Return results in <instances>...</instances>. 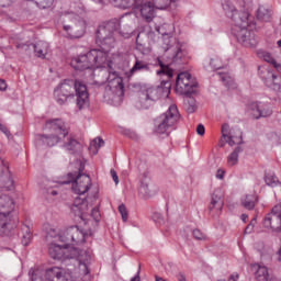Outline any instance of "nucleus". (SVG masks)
<instances>
[{"mask_svg": "<svg viewBox=\"0 0 281 281\" xmlns=\"http://www.w3.org/2000/svg\"><path fill=\"white\" fill-rule=\"evenodd\" d=\"M173 30L175 27L170 24H162L160 26H156V31L158 32V34H161V36H170Z\"/></svg>", "mask_w": 281, "mask_h": 281, "instance_id": "34", "label": "nucleus"}, {"mask_svg": "<svg viewBox=\"0 0 281 281\" xmlns=\"http://www.w3.org/2000/svg\"><path fill=\"white\" fill-rule=\"evenodd\" d=\"M74 91H76L78 109L82 111L89 108V92L87 86L80 80H65L55 89L57 104H65L69 98H74Z\"/></svg>", "mask_w": 281, "mask_h": 281, "instance_id": "5", "label": "nucleus"}, {"mask_svg": "<svg viewBox=\"0 0 281 281\" xmlns=\"http://www.w3.org/2000/svg\"><path fill=\"white\" fill-rule=\"evenodd\" d=\"M265 181L270 188H276L280 183V180L278 177H276V173L273 172H267L265 177Z\"/></svg>", "mask_w": 281, "mask_h": 281, "instance_id": "35", "label": "nucleus"}, {"mask_svg": "<svg viewBox=\"0 0 281 281\" xmlns=\"http://www.w3.org/2000/svg\"><path fill=\"white\" fill-rule=\"evenodd\" d=\"M32 281H77L78 277L69 268L52 266L30 270Z\"/></svg>", "mask_w": 281, "mask_h": 281, "instance_id": "7", "label": "nucleus"}, {"mask_svg": "<svg viewBox=\"0 0 281 281\" xmlns=\"http://www.w3.org/2000/svg\"><path fill=\"white\" fill-rule=\"evenodd\" d=\"M256 201H258V196L252 194H247L241 199V205L246 207V210H254L256 207Z\"/></svg>", "mask_w": 281, "mask_h": 281, "instance_id": "29", "label": "nucleus"}, {"mask_svg": "<svg viewBox=\"0 0 281 281\" xmlns=\"http://www.w3.org/2000/svg\"><path fill=\"white\" fill-rule=\"evenodd\" d=\"M198 87L199 82H196V78L190 75V72L184 71L178 75L176 90L181 95H192V93H196Z\"/></svg>", "mask_w": 281, "mask_h": 281, "instance_id": "11", "label": "nucleus"}, {"mask_svg": "<svg viewBox=\"0 0 281 281\" xmlns=\"http://www.w3.org/2000/svg\"><path fill=\"white\" fill-rule=\"evenodd\" d=\"M247 110L255 120H260V117H271V115H273V109L271 108V104L267 102L252 101L248 103Z\"/></svg>", "mask_w": 281, "mask_h": 281, "instance_id": "15", "label": "nucleus"}, {"mask_svg": "<svg viewBox=\"0 0 281 281\" xmlns=\"http://www.w3.org/2000/svg\"><path fill=\"white\" fill-rule=\"evenodd\" d=\"M257 19L259 21H269L271 19V10L266 7H259L257 10Z\"/></svg>", "mask_w": 281, "mask_h": 281, "instance_id": "31", "label": "nucleus"}, {"mask_svg": "<svg viewBox=\"0 0 281 281\" xmlns=\"http://www.w3.org/2000/svg\"><path fill=\"white\" fill-rule=\"evenodd\" d=\"M131 14L123 15L120 20L114 19L105 22L97 30V45L102 49H91L87 54L78 55L70 61L71 68L77 71H85V69H100V67H113L115 63L122 60L120 53L111 54L106 49H113L117 44V34H124L122 26L124 23H131L128 19Z\"/></svg>", "mask_w": 281, "mask_h": 281, "instance_id": "1", "label": "nucleus"}, {"mask_svg": "<svg viewBox=\"0 0 281 281\" xmlns=\"http://www.w3.org/2000/svg\"><path fill=\"white\" fill-rule=\"evenodd\" d=\"M241 220H243V221H247V215L243 214V215H241Z\"/></svg>", "mask_w": 281, "mask_h": 281, "instance_id": "58", "label": "nucleus"}, {"mask_svg": "<svg viewBox=\"0 0 281 281\" xmlns=\"http://www.w3.org/2000/svg\"><path fill=\"white\" fill-rule=\"evenodd\" d=\"M0 131L3 132L4 135H10V131H8V127L3 124H0Z\"/></svg>", "mask_w": 281, "mask_h": 281, "instance_id": "50", "label": "nucleus"}, {"mask_svg": "<svg viewBox=\"0 0 281 281\" xmlns=\"http://www.w3.org/2000/svg\"><path fill=\"white\" fill-rule=\"evenodd\" d=\"M16 204L9 195H0V236H10L12 229L16 227L13 223Z\"/></svg>", "mask_w": 281, "mask_h": 281, "instance_id": "8", "label": "nucleus"}, {"mask_svg": "<svg viewBox=\"0 0 281 281\" xmlns=\"http://www.w3.org/2000/svg\"><path fill=\"white\" fill-rule=\"evenodd\" d=\"M22 245H24V247H27V245H30V243H32V231L30 229V226H23L22 227Z\"/></svg>", "mask_w": 281, "mask_h": 281, "instance_id": "33", "label": "nucleus"}, {"mask_svg": "<svg viewBox=\"0 0 281 281\" xmlns=\"http://www.w3.org/2000/svg\"><path fill=\"white\" fill-rule=\"evenodd\" d=\"M223 139L227 142L231 146H240L243 144V132L240 130H232L229 132V125L224 124L222 126V138L220 140V146H225Z\"/></svg>", "mask_w": 281, "mask_h": 281, "instance_id": "17", "label": "nucleus"}, {"mask_svg": "<svg viewBox=\"0 0 281 281\" xmlns=\"http://www.w3.org/2000/svg\"><path fill=\"white\" fill-rule=\"evenodd\" d=\"M159 100V89L149 87L143 89L138 94L139 109H150Z\"/></svg>", "mask_w": 281, "mask_h": 281, "instance_id": "16", "label": "nucleus"}, {"mask_svg": "<svg viewBox=\"0 0 281 281\" xmlns=\"http://www.w3.org/2000/svg\"><path fill=\"white\" fill-rule=\"evenodd\" d=\"M158 65L160 67V70L157 71L158 76L165 74L168 78H172V69L168 65L164 64L161 59H158Z\"/></svg>", "mask_w": 281, "mask_h": 281, "instance_id": "37", "label": "nucleus"}, {"mask_svg": "<svg viewBox=\"0 0 281 281\" xmlns=\"http://www.w3.org/2000/svg\"><path fill=\"white\" fill-rule=\"evenodd\" d=\"M90 212H91V216H92V218H94V221H100V218H101V216H100V210H98V209H91L90 210Z\"/></svg>", "mask_w": 281, "mask_h": 281, "instance_id": "44", "label": "nucleus"}, {"mask_svg": "<svg viewBox=\"0 0 281 281\" xmlns=\"http://www.w3.org/2000/svg\"><path fill=\"white\" fill-rule=\"evenodd\" d=\"M46 128L49 131V134L41 137L43 144H46L47 146L61 144V148L67 150L70 155H76V153L82 150V144L69 134V126H67L65 121L60 119L47 121Z\"/></svg>", "mask_w": 281, "mask_h": 281, "instance_id": "4", "label": "nucleus"}, {"mask_svg": "<svg viewBox=\"0 0 281 281\" xmlns=\"http://www.w3.org/2000/svg\"><path fill=\"white\" fill-rule=\"evenodd\" d=\"M4 170H8V166L5 165V161L0 158V172H4Z\"/></svg>", "mask_w": 281, "mask_h": 281, "instance_id": "48", "label": "nucleus"}, {"mask_svg": "<svg viewBox=\"0 0 281 281\" xmlns=\"http://www.w3.org/2000/svg\"><path fill=\"white\" fill-rule=\"evenodd\" d=\"M225 178V170L218 169L216 172V179H224Z\"/></svg>", "mask_w": 281, "mask_h": 281, "instance_id": "47", "label": "nucleus"}, {"mask_svg": "<svg viewBox=\"0 0 281 281\" xmlns=\"http://www.w3.org/2000/svg\"><path fill=\"white\" fill-rule=\"evenodd\" d=\"M66 19H71V16L67 15Z\"/></svg>", "mask_w": 281, "mask_h": 281, "instance_id": "59", "label": "nucleus"}, {"mask_svg": "<svg viewBox=\"0 0 281 281\" xmlns=\"http://www.w3.org/2000/svg\"><path fill=\"white\" fill-rule=\"evenodd\" d=\"M156 10H168L171 3H177V0H151Z\"/></svg>", "mask_w": 281, "mask_h": 281, "instance_id": "30", "label": "nucleus"}, {"mask_svg": "<svg viewBox=\"0 0 281 281\" xmlns=\"http://www.w3.org/2000/svg\"><path fill=\"white\" fill-rule=\"evenodd\" d=\"M139 272H137V276H135L134 278L131 279V281H139Z\"/></svg>", "mask_w": 281, "mask_h": 281, "instance_id": "54", "label": "nucleus"}, {"mask_svg": "<svg viewBox=\"0 0 281 281\" xmlns=\"http://www.w3.org/2000/svg\"><path fill=\"white\" fill-rule=\"evenodd\" d=\"M119 212L122 216V221L126 223V221H128V211L126 210V206L124 204L119 205Z\"/></svg>", "mask_w": 281, "mask_h": 281, "instance_id": "40", "label": "nucleus"}, {"mask_svg": "<svg viewBox=\"0 0 281 281\" xmlns=\"http://www.w3.org/2000/svg\"><path fill=\"white\" fill-rule=\"evenodd\" d=\"M251 271L255 273V279L257 281H273V277L269 273V269L266 266L254 263L251 266Z\"/></svg>", "mask_w": 281, "mask_h": 281, "instance_id": "22", "label": "nucleus"}, {"mask_svg": "<svg viewBox=\"0 0 281 281\" xmlns=\"http://www.w3.org/2000/svg\"><path fill=\"white\" fill-rule=\"evenodd\" d=\"M110 175H111L115 186H117V183H120V178L117 177V172L114 171V169H111Z\"/></svg>", "mask_w": 281, "mask_h": 281, "instance_id": "45", "label": "nucleus"}, {"mask_svg": "<svg viewBox=\"0 0 281 281\" xmlns=\"http://www.w3.org/2000/svg\"><path fill=\"white\" fill-rule=\"evenodd\" d=\"M8 89V85L5 83V80L0 79V91H5Z\"/></svg>", "mask_w": 281, "mask_h": 281, "instance_id": "49", "label": "nucleus"}, {"mask_svg": "<svg viewBox=\"0 0 281 281\" xmlns=\"http://www.w3.org/2000/svg\"><path fill=\"white\" fill-rule=\"evenodd\" d=\"M48 194H50V196H56V194H58V191L56 189H52L48 190Z\"/></svg>", "mask_w": 281, "mask_h": 281, "instance_id": "52", "label": "nucleus"}, {"mask_svg": "<svg viewBox=\"0 0 281 281\" xmlns=\"http://www.w3.org/2000/svg\"><path fill=\"white\" fill-rule=\"evenodd\" d=\"M150 66L148 65V63L140 60L139 58L135 59L134 66L132 67V69H130L128 72H126L127 78H131L133 76H135V74H137L138 71H149Z\"/></svg>", "mask_w": 281, "mask_h": 281, "instance_id": "25", "label": "nucleus"}, {"mask_svg": "<svg viewBox=\"0 0 281 281\" xmlns=\"http://www.w3.org/2000/svg\"><path fill=\"white\" fill-rule=\"evenodd\" d=\"M102 146H104V140L100 137L94 138L91 143H90V153L92 155H98V150H100V148H102Z\"/></svg>", "mask_w": 281, "mask_h": 281, "instance_id": "32", "label": "nucleus"}, {"mask_svg": "<svg viewBox=\"0 0 281 281\" xmlns=\"http://www.w3.org/2000/svg\"><path fill=\"white\" fill-rule=\"evenodd\" d=\"M177 58H181V56H179V52H177L176 56L173 57V60H177Z\"/></svg>", "mask_w": 281, "mask_h": 281, "instance_id": "57", "label": "nucleus"}, {"mask_svg": "<svg viewBox=\"0 0 281 281\" xmlns=\"http://www.w3.org/2000/svg\"><path fill=\"white\" fill-rule=\"evenodd\" d=\"M33 49H34V56H36V58H41L42 60H45V58H47V56H49L52 52V48L49 47V43L45 41H37L33 45Z\"/></svg>", "mask_w": 281, "mask_h": 281, "instance_id": "23", "label": "nucleus"}, {"mask_svg": "<svg viewBox=\"0 0 281 281\" xmlns=\"http://www.w3.org/2000/svg\"><path fill=\"white\" fill-rule=\"evenodd\" d=\"M60 236L65 243H67L68 247L70 245H82L87 238V233L80 229L78 226H69L64 231H59Z\"/></svg>", "mask_w": 281, "mask_h": 281, "instance_id": "14", "label": "nucleus"}, {"mask_svg": "<svg viewBox=\"0 0 281 281\" xmlns=\"http://www.w3.org/2000/svg\"><path fill=\"white\" fill-rule=\"evenodd\" d=\"M265 229L268 232H273L276 234H280L281 232V204H278L272 207L271 212H269L262 222Z\"/></svg>", "mask_w": 281, "mask_h": 281, "instance_id": "13", "label": "nucleus"}, {"mask_svg": "<svg viewBox=\"0 0 281 281\" xmlns=\"http://www.w3.org/2000/svg\"><path fill=\"white\" fill-rule=\"evenodd\" d=\"M223 205H225V201L223 200V190L216 189L212 195L210 211L215 212V214H221Z\"/></svg>", "mask_w": 281, "mask_h": 281, "instance_id": "21", "label": "nucleus"}, {"mask_svg": "<svg viewBox=\"0 0 281 281\" xmlns=\"http://www.w3.org/2000/svg\"><path fill=\"white\" fill-rule=\"evenodd\" d=\"M254 227H256V218H252L251 222L245 228V234H251L254 232Z\"/></svg>", "mask_w": 281, "mask_h": 281, "instance_id": "43", "label": "nucleus"}, {"mask_svg": "<svg viewBox=\"0 0 281 281\" xmlns=\"http://www.w3.org/2000/svg\"><path fill=\"white\" fill-rule=\"evenodd\" d=\"M178 280H179V281H187V280H186V276H183V274H179V276H178Z\"/></svg>", "mask_w": 281, "mask_h": 281, "instance_id": "53", "label": "nucleus"}, {"mask_svg": "<svg viewBox=\"0 0 281 281\" xmlns=\"http://www.w3.org/2000/svg\"><path fill=\"white\" fill-rule=\"evenodd\" d=\"M71 8L72 25L64 24V31L68 34L69 38H82L87 30V22L80 19V15L78 14H82V12H85V7L80 4L78 7L71 5Z\"/></svg>", "mask_w": 281, "mask_h": 281, "instance_id": "10", "label": "nucleus"}, {"mask_svg": "<svg viewBox=\"0 0 281 281\" xmlns=\"http://www.w3.org/2000/svg\"><path fill=\"white\" fill-rule=\"evenodd\" d=\"M54 5V0H40L38 7L42 8V10H47V8H52Z\"/></svg>", "mask_w": 281, "mask_h": 281, "instance_id": "41", "label": "nucleus"}, {"mask_svg": "<svg viewBox=\"0 0 281 281\" xmlns=\"http://www.w3.org/2000/svg\"><path fill=\"white\" fill-rule=\"evenodd\" d=\"M123 30H125V31H126V34H128V30H131V24H127V26H124V25H123Z\"/></svg>", "mask_w": 281, "mask_h": 281, "instance_id": "55", "label": "nucleus"}, {"mask_svg": "<svg viewBox=\"0 0 281 281\" xmlns=\"http://www.w3.org/2000/svg\"><path fill=\"white\" fill-rule=\"evenodd\" d=\"M222 82H224V85L226 87H228V89H234V78H232L227 72H220L218 74Z\"/></svg>", "mask_w": 281, "mask_h": 281, "instance_id": "36", "label": "nucleus"}, {"mask_svg": "<svg viewBox=\"0 0 281 281\" xmlns=\"http://www.w3.org/2000/svg\"><path fill=\"white\" fill-rule=\"evenodd\" d=\"M138 194L142 199H150L153 196V190L150 189V178H144L140 181V186L138 189Z\"/></svg>", "mask_w": 281, "mask_h": 281, "instance_id": "26", "label": "nucleus"}, {"mask_svg": "<svg viewBox=\"0 0 281 281\" xmlns=\"http://www.w3.org/2000/svg\"><path fill=\"white\" fill-rule=\"evenodd\" d=\"M12 186H14V182L12 181V179H8V184L4 186V188H7V190H11L12 189Z\"/></svg>", "mask_w": 281, "mask_h": 281, "instance_id": "51", "label": "nucleus"}, {"mask_svg": "<svg viewBox=\"0 0 281 281\" xmlns=\"http://www.w3.org/2000/svg\"><path fill=\"white\" fill-rule=\"evenodd\" d=\"M155 280H156V281H166V279H164V278H161V277H159V276H156V277H155Z\"/></svg>", "mask_w": 281, "mask_h": 281, "instance_id": "56", "label": "nucleus"}, {"mask_svg": "<svg viewBox=\"0 0 281 281\" xmlns=\"http://www.w3.org/2000/svg\"><path fill=\"white\" fill-rule=\"evenodd\" d=\"M135 10L139 11V16L146 23H153L156 16V8L150 0H136Z\"/></svg>", "mask_w": 281, "mask_h": 281, "instance_id": "18", "label": "nucleus"}, {"mask_svg": "<svg viewBox=\"0 0 281 281\" xmlns=\"http://www.w3.org/2000/svg\"><path fill=\"white\" fill-rule=\"evenodd\" d=\"M259 78L272 91L281 93V77L277 76L274 71L269 69L267 66H259L258 68Z\"/></svg>", "mask_w": 281, "mask_h": 281, "instance_id": "12", "label": "nucleus"}, {"mask_svg": "<svg viewBox=\"0 0 281 281\" xmlns=\"http://www.w3.org/2000/svg\"><path fill=\"white\" fill-rule=\"evenodd\" d=\"M184 108L188 113H194V111H196V100L190 97L187 98L184 101Z\"/></svg>", "mask_w": 281, "mask_h": 281, "instance_id": "38", "label": "nucleus"}, {"mask_svg": "<svg viewBox=\"0 0 281 281\" xmlns=\"http://www.w3.org/2000/svg\"><path fill=\"white\" fill-rule=\"evenodd\" d=\"M243 153V147L237 146L228 156H227V166L229 168H234V166H238V157Z\"/></svg>", "mask_w": 281, "mask_h": 281, "instance_id": "28", "label": "nucleus"}, {"mask_svg": "<svg viewBox=\"0 0 281 281\" xmlns=\"http://www.w3.org/2000/svg\"><path fill=\"white\" fill-rule=\"evenodd\" d=\"M155 216H159V214L154 215V218H155Z\"/></svg>", "mask_w": 281, "mask_h": 281, "instance_id": "60", "label": "nucleus"}, {"mask_svg": "<svg viewBox=\"0 0 281 281\" xmlns=\"http://www.w3.org/2000/svg\"><path fill=\"white\" fill-rule=\"evenodd\" d=\"M94 3H109V0H92ZM113 5L121 8L123 10H128V8H136L137 0H111Z\"/></svg>", "mask_w": 281, "mask_h": 281, "instance_id": "24", "label": "nucleus"}, {"mask_svg": "<svg viewBox=\"0 0 281 281\" xmlns=\"http://www.w3.org/2000/svg\"><path fill=\"white\" fill-rule=\"evenodd\" d=\"M196 133L201 136L205 135V126H203V124L198 125Z\"/></svg>", "mask_w": 281, "mask_h": 281, "instance_id": "46", "label": "nucleus"}, {"mask_svg": "<svg viewBox=\"0 0 281 281\" xmlns=\"http://www.w3.org/2000/svg\"><path fill=\"white\" fill-rule=\"evenodd\" d=\"M91 178L88 175L81 173L72 181L71 188L75 194L82 196V194H87L91 190Z\"/></svg>", "mask_w": 281, "mask_h": 281, "instance_id": "19", "label": "nucleus"}, {"mask_svg": "<svg viewBox=\"0 0 281 281\" xmlns=\"http://www.w3.org/2000/svg\"><path fill=\"white\" fill-rule=\"evenodd\" d=\"M101 76L105 78L103 80H97L98 85H104L108 82L104 92V100L106 102H111L114 106L122 104V100H124V85L121 77L117 76V72H109L106 69L100 71Z\"/></svg>", "mask_w": 281, "mask_h": 281, "instance_id": "6", "label": "nucleus"}, {"mask_svg": "<svg viewBox=\"0 0 281 281\" xmlns=\"http://www.w3.org/2000/svg\"><path fill=\"white\" fill-rule=\"evenodd\" d=\"M46 240L48 243V255L53 260H71L77 259L78 274L89 276V262H91V251L77 250L69 247L60 236L58 228L49 227L46 229Z\"/></svg>", "mask_w": 281, "mask_h": 281, "instance_id": "3", "label": "nucleus"}, {"mask_svg": "<svg viewBox=\"0 0 281 281\" xmlns=\"http://www.w3.org/2000/svg\"><path fill=\"white\" fill-rule=\"evenodd\" d=\"M210 65L212 69H223V61L218 57L212 58Z\"/></svg>", "mask_w": 281, "mask_h": 281, "instance_id": "39", "label": "nucleus"}, {"mask_svg": "<svg viewBox=\"0 0 281 281\" xmlns=\"http://www.w3.org/2000/svg\"><path fill=\"white\" fill-rule=\"evenodd\" d=\"M193 237L195 238V240H206L207 238V236H205V234L200 229L193 231Z\"/></svg>", "mask_w": 281, "mask_h": 281, "instance_id": "42", "label": "nucleus"}, {"mask_svg": "<svg viewBox=\"0 0 281 281\" xmlns=\"http://www.w3.org/2000/svg\"><path fill=\"white\" fill-rule=\"evenodd\" d=\"M179 117V109H177V105L171 104L168 111H166L156 120L155 134L166 136L170 135V133L175 131V126H177Z\"/></svg>", "mask_w": 281, "mask_h": 281, "instance_id": "9", "label": "nucleus"}, {"mask_svg": "<svg viewBox=\"0 0 281 281\" xmlns=\"http://www.w3.org/2000/svg\"><path fill=\"white\" fill-rule=\"evenodd\" d=\"M259 56H260V58H262V60H265V63H269V65H272V67H274V69L279 74H281V64L276 60L273 55H271L270 53H267V52H261V53H259Z\"/></svg>", "mask_w": 281, "mask_h": 281, "instance_id": "27", "label": "nucleus"}, {"mask_svg": "<svg viewBox=\"0 0 281 281\" xmlns=\"http://www.w3.org/2000/svg\"><path fill=\"white\" fill-rule=\"evenodd\" d=\"M93 201H95V198H76L74 201V205L71 207L72 212L75 214H78L79 216H85V214H89V207L93 205Z\"/></svg>", "mask_w": 281, "mask_h": 281, "instance_id": "20", "label": "nucleus"}, {"mask_svg": "<svg viewBox=\"0 0 281 281\" xmlns=\"http://www.w3.org/2000/svg\"><path fill=\"white\" fill-rule=\"evenodd\" d=\"M251 0H222V8L232 21V34L243 47H256L258 38L251 32L256 18L251 14Z\"/></svg>", "mask_w": 281, "mask_h": 281, "instance_id": "2", "label": "nucleus"}]
</instances>
